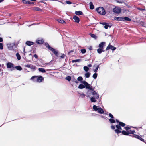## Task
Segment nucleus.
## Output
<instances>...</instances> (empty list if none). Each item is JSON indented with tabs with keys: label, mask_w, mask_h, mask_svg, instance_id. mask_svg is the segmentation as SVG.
Wrapping results in <instances>:
<instances>
[{
	"label": "nucleus",
	"mask_w": 146,
	"mask_h": 146,
	"mask_svg": "<svg viewBox=\"0 0 146 146\" xmlns=\"http://www.w3.org/2000/svg\"><path fill=\"white\" fill-rule=\"evenodd\" d=\"M133 137L137 138L143 142H144V139L138 135H133Z\"/></svg>",
	"instance_id": "ddd939ff"
},
{
	"label": "nucleus",
	"mask_w": 146,
	"mask_h": 146,
	"mask_svg": "<svg viewBox=\"0 0 146 146\" xmlns=\"http://www.w3.org/2000/svg\"><path fill=\"white\" fill-rule=\"evenodd\" d=\"M115 20L119 21H130L131 19L127 17H115L114 18Z\"/></svg>",
	"instance_id": "20e7f679"
},
{
	"label": "nucleus",
	"mask_w": 146,
	"mask_h": 146,
	"mask_svg": "<svg viewBox=\"0 0 146 146\" xmlns=\"http://www.w3.org/2000/svg\"><path fill=\"white\" fill-rule=\"evenodd\" d=\"M91 74L89 72H86L85 74V76L87 78H88L90 77Z\"/></svg>",
	"instance_id": "393cba45"
},
{
	"label": "nucleus",
	"mask_w": 146,
	"mask_h": 146,
	"mask_svg": "<svg viewBox=\"0 0 146 146\" xmlns=\"http://www.w3.org/2000/svg\"><path fill=\"white\" fill-rule=\"evenodd\" d=\"M89 49L90 50H92V46H90L89 47Z\"/></svg>",
	"instance_id": "680f3d73"
},
{
	"label": "nucleus",
	"mask_w": 146,
	"mask_h": 146,
	"mask_svg": "<svg viewBox=\"0 0 146 146\" xmlns=\"http://www.w3.org/2000/svg\"><path fill=\"white\" fill-rule=\"evenodd\" d=\"M109 27H110V28L111 27V26L109 25L108 24L106 23V24L104 25V27L106 29H108Z\"/></svg>",
	"instance_id": "72a5a7b5"
},
{
	"label": "nucleus",
	"mask_w": 146,
	"mask_h": 146,
	"mask_svg": "<svg viewBox=\"0 0 146 146\" xmlns=\"http://www.w3.org/2000/svg\"><path fill=\"white\" fill-rule=\"evenodd\" d=\"M75 14L77 15H82L83 13L82 11H75Z\"/></svg>",
	"instance_id": "b1692460"
},
{
	"label": "nucleus",
	"mask_w": 146,
	"mask_h": 146,
	"mask_svg": "<svg viewBox=\"0 0 146 146\" xmlns=\"http://www.w3.org/2000/svg\"><path fill=\"white\" fill-rule=\"evenodd\" d=\"M38 76H33L31 78V80L33 81L37 82V78H38Z\"/></svg>",
	"instance_id": "2eb2a0df"
},
{
	"label": "nucleus",
	"mask_w": 146,
	"mask_h": 146,
	"mask_svg": "<svg viewBox=\"0 0 146 146\" xmlns=\"http://www.w3.org/2000/svg\"><path fill=\"white\" fill-rule=\"evenodd\" d=\"M116 121L117 123H119V122H120L118 120L116 119Z\"/></svg>",
	"instance_id": "0e129e2a"
},
{
	"label": "nucleus",
	"mask_w": 146,
	"mask_h": 146,
	"mask_svg": "<svg viewBox=\"0 0 146 146\" xmlns=\"http://www.w3.org/2000/svg\"><path fill=\"white\" fill-rule=\"evenodd\" d=\"M25 49L24 48V56H25Z\"/></svg>",
	"instance_id": "69168bd1"
},
{
	"label": "nucleus",
	"mask_w": 146,
	"mask_h": 146,
	"mask_svg": "<svg viewBox=\"0 0 146 146\" xmlns=\"http://www.w3.org/2000/svg\"><path fill=\"white\" fill-rule=\"evenodd\" d=\"M35 10H36V11H41V9L39 8H38V7H37V8H36L35 9Z\"/></svg>",
	"instance_id": "37998d69"
},
{
	"label": "nucleus",
	"mask_w": 146,
	"mask_h": 146,
	"mask_svg": "<svg viewBox=\"0 0 146 146\" xmlns=\"http://www.w3.org/2000/svg\"><path fill=\"white\" fill-rule=\"evenodd\" d=\"M26 44L29 46H31L34 44V43L31 41H27L26 42Z\"/></svg>",
	"instance_id": "a211bd4d"
},
{
	"label": "nucleus",
	"mask_w": 146,
	"mask_h": 146,
	"mask_svg": "<svg viewBox=\"0 0 146 146\" xmlns=\"http://www.w3.org/2000/svg\"><path fill=\"white\" fill-rule=\"evenodd\" d=\"M50 50L51 51H52V52L56 56H58V52L57 50H56V49H54L52 48H50Z\"/></svg>",
	"instance_id": "9b49d317"
},
{
	"label": "nucleus",
	"mask_w": 146,
	"mask_h": 146,
	"mask_svg": "<svg viewBox=\"0 0 146 146\" xmlns=\"http://www.w3.org/2000/svg\"><path fill=\"white\" fill-rule=\"evenodd\" d=\"M113 11L117 14H119L121 11V9L119 7H116L113 9Z\"/></svg>",
	"instance_id": "6e6552de"
},
{
	"label": "nucleus",
	"mask_w": 146,
	"mask_h": 146,
	"mask_svg": "<svg viewBox=\"0 0 146 146\" xmlns=\"http://www.w3.org/2000/svg\"><path fill=\"white\" fill-rule=\"evenodd\" d=\"M45 46L48 48V49L49 50L50 49V48H52V47H50L48 44L47 43H45Z\"/></svg>",
	"instance_id": "473e14b6"
},
{
	"label": "nucleus",
	"mask_w": 146,
	"mask_h": 146,
	"mask_svg": "<svg viewBox=\"0 0 146 146\" xmlns=\"http://www.w3.org/2000/svg\"><path fill=\"white\" fill-rule=\"evenodd\" d=\"M23 3L25 4H32L33 3V2H31L29 1H24L23 2Z\"/></svg>",
	"instance_id": "bb28decb"
},
{
	"label": "nucleus",
	"mask_w": 146,
	"mask_h": 146,
	"mask_svg": "<svg viewBox=\"0 0 146 146\" xmlns=\"http://www.w3.org/2000/svg\"><path fill=\"white\" fill-rule=\"evenodd\" d=\"M81 61L80 59H76L73 60L72 61V63L79 62Z\"/></svg>",
	"instance_id": "c85d7f7f"
},
{
	"label": "nucleus",
	"mask_w": 146,
	"mask_h": 146,
	"mask_svg": "<svg viewBox=\"0 0 146 146\" xmlns=\"http://www.w3.org/2000/svg\"><path fill=\"white\" fill-rule=\"evenodd\" d=\"M109 115V117H111V118H114V117L113 116V115L112 114H111V113H110Z\"/></svg>",
	"instance_id": "a18cd8bd"
},
{
	"label": "nucleus",
	"mask_w": 146,
	"mask_h": 146,
	"mask_svg": "<svg viewBox=\"0 0 146 146\" xmlns=\"http://www.w3.org/2000/svg\"><path fill=\"white\" fill-rule=\"evenodd\" d=\"M44 80L43 78L41 76H38L37 78V82L40 83Z\"/></svg>",
	"instance_id": "f8f14e48"
},
{
	"label": "nucleus",
	"mask_w": 146,
	"mask_h": 146,
	"mask_svg": "<svg viewBox=\"0 0 146 146\" xmlns=\"http://www.w3.org/2000/svg\"><path fill=\"white\" fill-rule=\"evenodd\" d=\"M39 72H41L42 73H44L46 72V71L45 69L42 68H39L38 69Z\"/></svg>",
	"instance_id": "412c9836"
},
{
	"label": "nucleus",
	"mask_w": 146,
	"mask_h": 146,
	"mask_svg": "<svg viewBox=\"0 0 146 146\" xmlns=\"http://www.w3.org/2000/svg\"><path fill=\"white\" fill-rule=\"evenodd\" d=\"M96 10L97 12L101 15H104L106 13L104 9L102 7L97 8H96Z\"/></svg>",
	"instance_id": "7ed1b4c3"
},
{
	"label": "nucleus",
	"mask_w": 146,
	"mask_h": 146,
	"mask_svg": "<svg viewBox=\"0 0 146 146\" xmlns=\"http://www.w3.org/2000/svg\"><path fill=\"white\" fill-rule=\"evenodd\" d=\"M66 3L67 4H70L72 3L69 1H66Z\"/></svg>",
	"instance_id": "de8ad7c7"
},
{
	"label": "nucleus",
	"mask_w": 146,
	"mask_h": 146,
	"mask_svg": "<svg viewBox=\"0 0 146 146\" xmlns=\"http://www.w3.org/2000/svg\"><path fill=\"white\" fill-rule=\"evenodd\" d=\"M4 0H0V3L3 2Z\"/></svg>",
	"instance_id": "338daca9"
},
{
	"label": "nucleus",
	"mask_w": 146,
	"mask_h": 146,
	"mask_svg": "<svg viewBox=\"0 0 146 146\" xmlns=\"http://www.w3.org/2000/svg\"><path fill=\"white\" fill-rule=\"evenodd\" d=\"M138 9L141 11L144 10H145V9H142L140 8H138Z\"/></svg>",
	"instance_id": "5fc2aeb1"
},
{
	"label": "nucleus",
	"mask_w": 146,
	"mask_h": 146,
	"mask_svg": "<svg viewBox=\"0 0 146 146\" xmlns=\"http://www.w3.org/2000/svg\"><path fill=\"white\" fill-rule=\"evenodd\" d=\"M80 82L83 84H80L78 87V88L79 89H82L86 88V89L90 90H92V87L90 85L85 81H82Z\"/></svg>",
	"instance_id": "f03ea898"
},
{
	"label": "nucleus",
	"mask_w": 146,
	"mask_h": 146,
	"mask_svg": "<svg viewBox=\"0 0 146 146\" xmlns=\"http://www.w3.org/2000/svg\"><path fill=\"white\" fill-rule=\"evenodd\" d=\"M16 69L18 70H21L22 69V68L20 66H16L15 67Z\"/></svg>",
	"instance_id": "cd10ccee"
},
{
	"label": "nucleus",
	"mask_w": 146,
	"mask_h": 146,
	"mask_svg": "<svg viewBox=\"0 0 146 146\" xmlns=\"http://www.w3.org/2000/svg\"><path fill=\"white\" fill-rule=\"evenodd\" d=\"M7 47L9 50H13L16 48V46L14 43L9 44L7 45Z\"/></svg>",
	"instance_id": "0eeeda50"
},
{
	"label": "nucleus",
	"mask_w": 146,
	"mask_h": 146,
	"mask_svg": "<svg viewBox=\"0 0 146 146\" xmlns=\"http://www.w3.org/2000/svg\"><path fill=\"white\" fill-rule=\"evenodd\" d=\"M106 23L105 22H100V24H102L103 25H104L106 24Z\"/></svg>",
	"instance_id": "603ef678"
},
{
	"label": "nucleus",
	"mask_w": 146,
	"mask_h": 146,
	"mask_svg": "<svg viewBox=\"0 0 146 146\" xmlns=\"http://www.w3.org/2000/svg\"><path fill=\"white\" fill-rule=\"evenodd\" d=\"M65 55L64 54H62V55L60 56V58H64Z\"/></svg>",
	"instance_id": "c03bdc74"
},
{
	"label": "nucleus",
	"mask_w": 146,
	"mask_h": 146,
	"mask_svg": "<svg viewBox=\"0 0 146 146\" xmlns=\"http://www.w3.org/2000/svg\"><path fill=\"white\" fill-rule=\"evenodd\" d=\"M122 133L123 134L125 135H129L128 131H125L124 130H123L122 131Z\"/></svg>",
	"instance_id": "5701e85b"
},
{
	"label": "nucleus",
	"mask_w": 146,
	"mask_h": 146,
	"mask_svg": "<svg viewBox=\"0 0 146 146\" xmlns=\"http://www.w3.org/2000/svg\"><path fill=\"white\" fill-rule=\"evenodd\" d=\"M73 19L74 20V21L78 23H79L80 21L79 18L76 16L74 15L73 17Z\"/></svg>",
	"instance_id": "4468645a"
},
{
	"label": "nucleus",
	"mask_w": 146,
	"mask_h": 146,
	"mask_svg": "<svg viewBox=\"0 0 146 146\" xmlns=\"http://www.w3.org/2000/svg\"><path fill=\"white\" fill-rule=\"evenodd\" d=\"M116 127L117 129L115 130V133L117 134H119L121 133V132L119 131V130L122 129L121 127L119 124L116 125Z\"/></svg>",
	"instance_id": "1a4fd4ad"
},
{
	"label": "nucleus",
	"mask_w": 146,
	"mask_h": 146,
	"mask_svg": "<svg viewBox=\"0 0 146 146\" xmlns=\"http://www.w3.org/2000/svg\"><path fill=\"white\" fill-rule=\"evenodd\" d=\"M105 44V43L104 42H102L99 44V47L100 48H102L104 49V47Z\"/></svg>",
	"instance_id": "f3484780"
},
{
	"label": "nucleus",
	"mask_w": 146,
	"mask_h": 146,
	"mask_svg": "<svg viewBox=\"0 0 146 146\" xmlns=\"http://www.w3.org/2000/svg\"><path fill=\"white\" fill-rule=\"evenodd\" d=\"M88 90L86 93V96L90 98L91 102H96V99L99 98V94L95 91L92 90Z\"/></svg>",
	"instance_id": "f257e3e1"
},
{
	"label": "nucleus",
	"mask_w": 146,
	"mask_h": 146,
	"mask_svg": "<svg viewBox=\"0 0 146 146\" xmlns=\"http://www.w3.org/2000/svg\"><path fill=\"white\" fill-rule=\"evenodd\" d=\"M84 70L86 72H88V71L89 70V68L86 66H85L83 68Z\"/></svg>",
	"instance_id": "7c9ffc66"
},
{
	"label": "nucleus",
	"mask_w": 146,
	"mask_h": 146,
	"mask_svg": "<svg viewBox=\"0 0 146 146\" xmlns=\"http://www.w3.org/2000/svg\"><path fill=\"white\" fill-rule=\"evenodd\" d=\"M128 131V133L129 135L130 134H132L131 132H132V130H130L129 131Z\"/></svg>",
	"instance_id": "8fccbe9b"
},
{
	"label": "nucleus",
	"mask_w": 146,
	"mask_h": 146,
	"mask_svg": "<svg viewBox=\"0 0 146 146\" xmlns=\"http://www.w3.org/2000/svg\"><path fill=\"white\" fill-rule=\"evenodd\" d=\"M93 109L94 111H97L98 113L100 114H103L104 113L103 110L101 108H98L96 105H94L93 107Z\"/></svg>",
	"instance_id": "39448f33"
},
{
	"label": "nucleus",
	"mask_w": 146,
	"mask_h": 146,
	"mask_svg": "<svg viewBox=\"0 0 146 146\" xmlns=\"http://www.w3.org/2000/svg\"><path fill=\"white\" fill-rule=\"evenodd\" d=\"M44 42L43 40H36V43L39 44H42Z\"/></svg>",
	"instance_id": "6ab92c4d"
},
{
	"label": "nucleus",
	"mask_w": 146,
	"mask_h": 146,
	"mask_svg": "<svg viewBox=\"0 0 146 146\" xmlns=\"http://www.w3.org/2000/svg\"><path fill=\"white\" fill-rule=\"evenodd\" d=\"M99 68V65H98L96 66V68L94 70V72H96L98 70Z\"/></svg>",
	"instance_id": "4c0bfd02"
},
{
	"label": "nucleus",
	"mask_w": 146,
	"mask_h": 146,
	"mask_svg": "<svg viewBox=\"0 0 146 146\" xmlns=\"http://www.w3.org/2000/svg\"><path fill=\"white\" fill-rule=\"evenodd\" d=\"M34 57L36 58H38V56L36 54H35L34 56Z\"/></svg>",
	"instance_id": "864d4df0"
},
{
	"label": "nucleus",
	"mask_w": 146,
	"mask_h": 146,
	"mask_svg": "<svg viewBox=\"0 0 146 146\" xmlns=\"http://www.w3.org/2000/svg\"><path fill=\"white\" fill-rule=\"evenodd\" d=\"M90 35L92 37L95 39L97 38V36L91 33L90 34Z\"/></svg>",
	"instance_id": "2f4dec72"
},
{
	"label": "nucleus",
	"mask_w": 146,
	"mask_h": 146,
	"mask_svg": "<svg viewBox=\"0 0 146 146\" xmlns=\"http://www.w3.org/2000/svg\"><path fill=\"white\" fill-rule=\"evenodd\" d=\"M73 52V51L72 50H71L68 52V54H71V53Z\"/></svg>",
	"instance_id": "6e6d98bb"
},
{
	"label": "nucleus",
	"mask_w": 146,
	"mask_h": 146,
	"mask_svg": "<svg viewBox=\"0 0 146 146\" xmlns=\"http://www.w3.org/2000/svg\"><path fill=\"white\" fill-rule=\"evenodd\" d=\"M117 2L118 3H122L123 2V1H117Z\"/></svg>",
	"instance_id": "13d9d810"
},
{
	"label": "nucleus",
	"mask_w": 146,
	"mask_h": 146,
	"mask_svg": "<svg viewBox=\"0 0 146 146\" xmlns=\"http://www.w3.org/2000/svg\"><path fill=\"white\" fill-rule=\"evenodd\" d=\"M6 65L7 68H10L11 70H13L14 69L15 67L14 64L13 63L9 62Z\"/></svg>",
	"instance_id": "423d86ee"
},
{
	"label": "nucleus",
	"mask_w": 146,
	"mask_h": 146,
	"mask_svg": "<svg viewBox=\"0 0 146 146\" xmlns=\"http://www.w3.org/2000/svg\"><path fill=\"white\" fill-rule=\"evenodd\" d=\"M3 49V44L2 43H0V49L2 50Z\"/></svg>",
	"instance_id": "79ce46f5"
},
{
	"label": "nucleus",
	"mask_w": 146,
	"mask_h": 146,
	"mask_svg": "<svg viewBox=\"0 0 146 146\" xmlns=\"http://www.w3.org/2000/svg\"><path fill=\"white\" fill-rule=\"evenodd\" d=\"M97 74L96 73H94L93 75V77L94 79H96L97 76Z\"/></svg>",
	"instance_id": "58836bf2"
},
{
	"label": "nucleus",
	"mask_w": 146,
	"mask_h": 146,
	"mask_svg": "<svg viewBox=\"0 0 146 146\" xmlns=\"http://www.w3.org/2000/svg\"><path fill=\"white\" fill-rule=\"evenodd\" d=\"M57 21L58 22L61 23H63L65 22L64 20L61 19H57Z\"/></svg>",
	"instance_id": "a878e982"
},
{
	"label": "nucleus",
	"mask_w": 146,
	"mask_h": 146,
	"mask_svg": "<svg viewBox=\"0 0 146 146\" xmlns=\"http://www.w3.org/2000/svg\"><path fill=\"white\" fill-rule=\"evenodd\" d=\"M130 129V127H125V129L126 130H128Z\"/></svg>",
	"instance_id": "09e8293b"
},
{
	"label": "nucleus",
	"mask_w": 146,
	"mask_h": 146,
	"mask_svg": "<svg viewBox=\"0 0 146 146\" xmlns=\"http://www.w3.org/2000/svg\"><path fill=\"white\" fill-rule=\"evenodd\" d=\"M3 41V39L2 38L0 37V42H2Z\"/></svg>",
	"instance_id": "052dcab7"
},
{
	"label": "nucleus",
	"mask_w": 146,
	"mask_h": 146,
	"mask_svg": "<svg viewBox=\"0 0 146 146\" xmlns=\"http://www.w3.org/2000/svg\"><path fill=\"white\" fill-rule=\"evenodd\" d=\"M120 126H122L123 127H124L125 125V124L122 122H119V124Z\"/></svg>",
	"instance_id": "f704fd0d"
},
{
	"label": "nucleus",
	"mask_w": 146,
	"mask_h": 146,
	"mask_svg": "<svg viewBox=\"0 0 146 146\" xmlns=\"http://www.w3.org/2000/svg\"><path fill=\"white\" fill-rule=\"evenodd\" d=\"M78 80H76L75 81V82L76 83H78Z\"/></svg>",
	"instance_id": "e2e57ef3"
},
{
	"label": "nucleus",
	"mask_w": 146,
	"mask_h": 146,
	"mask_svg": "<svg viewBox=\"0 0 146 146\" xmlns=\"http://www.w3.org/2000/svg\"><path fill=\"white\" fill-rule=\"evenodd\" d=\"M86 95L83 93L81 94L80 95V96L82 98L84 97Z\"/></svg>",
	"instance_id": "49530a36"
},
{
	"label": "nucleus",
	"mask_w": 146,
	"mask_h": 146,
	"mask_svg": "<svg viewBox=\"0 0 146 146\" xmlns=\"http://www.w3.org/2000/svg\"><path fill=\"white\" fill-rule=\"evenodd\" d=\"M132 134H134V133H135V132L134 130H132Z\"/></svg>",
	"instance_id": "4d7b16f0"
},
{
	"label": "nucleus",
	"mask_w": 146,
	"mask_h": 146,
	"mask_svg": "<svg viewBox=\"0 0 146 146\" xmlns=\"http://www.w3.org/2000/svg\"><path fill=\"white\" fill-rule=\"evenodd\" d=\"M16 56L18 60H20L21 58V56L20 54L18 53H17L16 54Z\"/></svg>",
	"instance_id": "c756f323"
},
{
	"label": "nucleus",
	"mask_w": 146,
	"mask_h": 146,
	"mask_svg": "<svg viewBox=\"0 0 146 146\" xmlns=\"http://www.w3.org/2000/svg\"><path fill=\"white\" fill-rule=\"evenodd\" d=\"M90 8L91 9H93L94 8V7L93 4V3L91 2L90 3Z\"/></svg>",
	"instance_id": "aec40b11"
},
{
	"label": "nucleus",
	"mask_w": 146,
	"mask_h": 146,
	"mask_svg": "<svg viewBox=\"0 0 146 146\" xmlns=\"http://www.w3.org/2000/svg\"><path fill=\"white\" fill-rule=\"evenodd\" d=\"M66 79L68 80V81H70L71 80V77L70 76H68L66 77Z\"/></svg>",
	"instance_id": "ea45409f"
},
{
	"label": "nucleus",
	"mask_w": 146,
	"mask_h": 146,
	"mask_svg": "<svg viewBox=\"0 0 146 146\" xmlns=\"http://www.w3.org/2000/svg\"><path fill=\"white\" fill-rule=\"evenodd\" d=\"M31 1H36V0H31Z\"/></svg>",
	"instance_id": "774afa93"
},
{
	"label": "nucleus",
	"mask_w": 146,
	"mask_h": 146,
	"mask_svg": "<svg viewBox=\"0 0 146 146\" xmlns=\"http://www.w3.org/2000/svg\"><path fill=\"white\" fill-rule=\"evenodd\" d=\"M82 80L83 78L81 76H79L77 78V80L78 81H81V82L82 81Z\"/></svg>",
	"instance_id": "e433bc0d"
},
{
	"label": "nucleus",
	"mask_w": 146,
	"mask_h": 146,
	"mask_svg": "<svg viewBox=\"0 0 146 146\" xmlns=\"http://www.w3.org/2000/svg\"><path fill=\"white\" fill-rule=\"evenodd\" d=\"M111 128L112 129L114 130L115 129V127L114 126L112 125L111 126Z\"/></svg>",
	"instance_id": "3c124183"
},
{
	"label": "nucleus",
	"mask_w": 146,
	"mask_h": 146,
	"mask_svg": "<svg viewBox=\"0 0 146 146\" xmlns=\"http://www.w3.org/2000/svg\"><path fill=\"white\" fill-rule=\"evenodd\" d=\"M97 52L99 54H101L102 52H104V51L103 50V49L102 48H99L97 50Z\"/></svg>",
	"instance_id": "4be33fe9"
},
{
	"label": "nucleus",
	"mask_w": 146,
	"mask_h": 146,
	"mask_svg": "<svg viewBox=\"0 0 146 146\" xmlns=\"http://www.w3.org/2000/svg\"><path fill=\"white\" fill-rule=\"evenodd\" d=\"M116 49V48L115 47H114L113 46L111 45L110 44H109L106 49V50H108L110 49H111L112 50H115Z\"/></svg>",
	"instance_id": "9d476101"
},
{
	"label": "nucleus",
	"mask_w": 146,
	"mask_h": 146,
	"mask_svg": "<svg viewBox=\"0 0 146 146\" xmlns=\"http://www.w3.org/2000/svg\"><path fill=\"white\" fill-rule=\"evenodd\" d=\"M86 50L85 49H83L81 50V52L82 54H84L86 53Z\"/></svg>",
	"instance_id": "a19ab883"
},
{
	"label": "nucleus",
	"mask_w": 146,
	"mask_h": 146,
	"mask_svg": "<svg viewBox=\"0 0 146 146\" xmlns=\"http://www.w3.org/2000/svg\"><path fill=\"white\" fill-rule=\"evenodd\" d=\"M92 66V65L91 64H88V67H91Z\"/></svg>",
	"instance_id": "bf43d9fd"
},
{
	"label": "nucleus",
	"mask_w": 146,
	"mask_h": 146,
	"mask_svg": "<svg viewBox=\"0 0 146 146\" xmlns=\"http://www.w3.org/2000/svg\"><path fill=\"white\" fill-rule=\"evenodd\" d=\"M109 121L111 123H114L115 122V120L114 119H109Z\"/></svg>",
	"instance_id": "c9c22d12"
},
{
	"label": "nucleus",
	"mask_w": 146,
	"mask_h": 146,
	"mask_svg": "<svg viewBox=\"0 0 146 146\" xmlns=\"http://www.w3.org/2000/svg\"><path fill=\"white\" fill-rule=\"evenodd\" d=\"M25 66L33 69H34L35 68V66H33V65L30 64L25 65Z\"/></svg>",
	"instance_id": "dca6fc26"
}]
</instances>
